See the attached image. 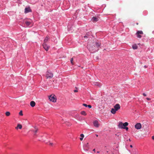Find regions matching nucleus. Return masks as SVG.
Returning a JSON list of instances; mask_svg holds the SVG:
<instances>
[{"mask_svg":"<svg viewBox=\"0 0 154 154\" xmlns=\"http://www.w3.org/2000/svg\"><path fill=\"white\" fill-rule=\"evenodd\" d=\"M83 105L84 106H85L86 107H87V106H88V105L86 104H85V103H83Z\"/></svg>","mask_w":154,"mask_h":154,"instance_id":"27","label":"nucleus"},{"mask_svg":"<svg viewBox=\"0 0 154 154\" xmlns=\"http://www.w3.org/2000/svg\"><path fill=\"white\" fill-rule=\"evenodd\" d=\"M99 151H97V153H99Z\"/></svg>","mask_w":154,"mask_h":154,"instance_id":"43","label":"nucleus"},{"mask_svg":"<svg viewBox=\"0 0 154 154\" xmlns=\"http://www.w3.org/2000/svg\"><path fill=\"white\" fill-rule=\"evenodd\" d=\"M124 129H125L127 131L128 130V128L127 127H125V128H124Z\"/></svg>","mask_w":154,"mask_h":154,"instance_id":"30","label":"nucleus"},{"mask_svg":"<svg viewBox=\"0 0 154 154\" xmlns=\"http://www.w3.org/2000/svg\"><path fill=\"white\" fill-rule=\"evenodd\" d=\"M93 151H94V152H95V149H94L93 150Z\"/></svg>","mask_w":154,"mask_h":154,"instance_id":"39","label":"nucleus"},{"mask_svg":"<svg viewBox=\"0 0 154 154\" xmlns=\"http://www.w3.org/2000/svg\"><path fill=\"white\" fill-rule=\"evenodd\" d=\"M95 85H97L99 87H100L101 86V83L99 82H95L94 83Z\"/></svg>","mask_w":154,"mask_h":154,"instance_id":"18","label":"nucleus"},{"mask_svg":"<svg viewBox=\"0 0 154 154\" xmlns=\"http://www.w3.org/2000/svg\"><path fill=\"white\" fill-rule=\"evenodd\" d=\"M46 51H48L49 48V46L47 45L46 43H43L42 45Z\"/></svg>","mask_w":154,"mask_h":154,"instance_id":"5","label":"nucleus"},{"mask_svg":"<svg viewBox=\"0 0 154 154\" xmlns=\"http://www.w3.org/2000/svg\"><path fill=\"white\" fill-rule=\"evenodd\" d=\"M143 95L144 96H146V94L144 93H143Z\"/></svg>","mask_w":154,"mask_h":154,"instance_id":"32","label":"nucleus"},{"mask_svg":"<svg viewBox=\"0 0 154 154\" xmlns=\"http://www.w3.org/2000/svg\"><path fill=\"white\" fill-rule=\"evenodd\" d=\"M120 108V107L119 104H117L114 106V109L116 111H118Z\"/></svg>","mask_w":154,"mask_h":154,"instance_id":"10","label":"nucleus"},{"mask_svg":"<svg viewBox=\"0 0 154 154\" xmlns=\"http://www.w3.org/2000/svg\"><path fill=\"white\" fill-rule=\"evenodd\" d=\"M136 34L138 38H140L141 37V36L140 34H143V33L142 31H138L137 32Z\"/></svg>","mask_w":154,"mask_h":154,"instance_id":"6","label":"nucleus"},{"mask_svg":"<svg viewBox=\"0 0 154 154\" xmlns=\"http://www.w3.org/2000/svg\"><path fill=\"white\" fill-rule=\"evenodd\" d=\"M35 130L33 131V134L34 136H36V133L38 131V129L36 127H34Z\"/></svg>","mask_w":154,"mask_h":154,"instance_id":"15","label":"nucleus"},{"mask_svg":"<svg viewBox=\"0 0 154 154\" xmlns=\"http://www.w3.org/2000/svg\"><path fill=\"white\" fill-rule=\"evenodd\" d=\"M137 25H138V23H137Z\"/></svg>","mask_w":154,"mask_h":154,"instance_id":"42","label":"nucleus"},{"mask_svg":"<svg viewBox=\"0 0 154 154\" xmlns=\"http://www.w3.org/2000/svg\"><path fill=\"white\" fill-rule=\"evenodd\" d=\"M132 48L133 49L135 50L138 47L136 44H135L132 46Z\"/></svg>","mask_w":154,"mask_h":154,"instance_id":"17","label":"nucleus"},{"mask_svg":"<svg viewBox=\"0 0 154 154\" xmlns=\"http://www.w3.org/2000/svg\"><path fill=\"white\" fill-rule=\"evenodd\" d=\"M93 124L95 127L97 128L99 126L98 122L97 120H95L93 122Z\"/></svg>","mask_w":154,"mask_h":154,"instance_id":"11","label":"nucleus"},{"mask_svg":"<svg viewBox=\"0 0 154 154\" xmlns=\"http://www.w3.org/2000/svg\"><path fill=\"white\" fill-rule=\"evenodd\" d=\"M100 43H99L96 42V45L97 47H100Z\"/></svg>","mask_w":154,"mask_h":154,"instance_id":"24","label":"nucleus"},{"mask_svg":"<svg viewBox=\"0 0 154 154\" xmlns=\"http://www.w3.org/2000/svg\"><path fill=\"white\" fill-rule=\"evenodd\" d=\"M81 114L82 115H84V116H85L86 115V113L85 112V111H82L81 112Z\"/></svg>","mask_w":154,"mask_h":154,"instance_id":"23","label":"nucleus"},{"mask_svg":"<svg viewBox=\"0 0 154 154\" xmlns=\"http://www.w3.org/2000/svg\"><path fill=\"white\" fill-rule=\"evenodd\" d=\"M19 115L20 116H22L23 115L22 111H20L19 113Z\"/></svg>","mask_w":154,"mask_h":154,"instance_id":"26","label":"nucleus"},{"mask_svg":"<svg viewBox=\"0 0 154 154\" xmlns=\"http://www.w3.org/2000/svg\"><path fill=\"white\" fill-rule=\"evenodd\" d=\"M24 23L26 24V26H29L30 24L31 23V22L30 21H24Z\"/></svg>","mask_w":154,"mask_h":154,"instance_id":"14","label":"nucleus"},{"mask_svg":"<svg viewBox=\"0 0 154 154\" xmlns=\"http://www.w3.org/2000/svg\"><path fill=\"white\" fill-rule=\"evenodd\" d=\"M77 112L76 111H73L71 112V115L73 117L76 119L77 118Z\"/></svg>","mask_w":154,"mask_h":154,"instance_id":"7","label":"nucleus"},{"mask_svg":"<svg viewBox=\"0 0 154 154\" xmlns=\"http://www.w3.org/2000/svg\"><path fill=\"white\" fill-rule=\"evenodd\" d=\"M75 88L76 89L74 90V91L75 92H77V88L76 87H75Z\"/></svg>","mask_w":154,"mask_h":154,"instance_id":"28","label":"nucleus"},{"mask_svg":"<svg viewBox=\"0 0 154 154\" xmlns=\"http://www.w3.org/2000/svg\"><path fill=\"white\" fill-rule=\"evenodd\" d=\"M135 127L137 129H139L141 128V125L140 123H137L135 125Z\"/></svg>","mask_w":154,"mask_h":154,"instance_id":"8","label":"nucleus"},{"mask_svg":"<svg viewBox=\"0 0 154 154\" xmlns=\"http://www.w3.org/2000/svg\"><path fill=\"white\" fill-rule=\"evenodd\" d=\"M98 20V18L96 17H93L91 19V20L93 22H96Z\"/></svg>","mask_w":154,"mask_h":154,"instance_id":"13","label":"nucleus"},{"mask_svg":"<svg viewBox=\"0 0 154 154\" xmlns=\"http://www.w3.org/2000/svg\"><path fill=\"white\" fill-rule=\"evenodd\" d=\"M49 39L46 36L45 38L44 39V43H46V42H48Z\"/></svg>","mask_w":154,"mask_h":154,"instance_id":"21","label":"nucleus"},{"mask_svg":"<svg viewBox=\"0 0 154 154\" xmlns=\"http://www.w3.org/2000/svg\"><path fill=\"white\" fill-rule=\"evenodd\" d=\"M32 12V10L30 7L26 8L25 9V13H27Z\"/></svg>","mask_w":154,"mask_h":154,"instance_id":"9","label":"nucleus"},{"mask_svg":"<svg viewBox=\"0 0 154 154\" xmlns=\"http://www.w3.org/2000/svg\"><path fill=\"white\" fill-rule=\"evenodd\" d=\"M49 137L50 136L47 133H45L42 136V140L44 141H45L46 139H48Z\"/></svg>","mask_w":154,"mask_h":154,"instance_id":"4","label":"nucleus"},{"mask_svg":"<svg viewBox=\"0 0 154 154\" xmlns=\"http://www.w3.org/2000/svg\"><path fill=\"white\" fill-rule=\"evenodd\" d=\"M130 147L131 148L132 147V145H130Z\"/></svg>","mask_w":154,"mask_h":154,"instance_id":"37","label":"nucleus"},{"mask_svg":"<svg viewBox=\"0 0 154 154\" xmlns=\"http://www.w3.org/2000/svg\"><path fill=\"white\" fill-rule=\"evenodd\" d=\"M128 125V123L127 122H125L123 123L122 122H119L118 125L119 128L122 129H124L125 127H126Z\"/></svg>","mask_w":154,"mask_h":154,"instance_id":"1","label":"nucleus"},{"mask_svg":"<svg viewBox=\"0 0 154 154\" xmlns=\"http://www.w3.org/2000/svg\"><path fill=\"white\" fill-rule=\"evenodd\" d=\"M73 59L71 58L70 60V62L72 63Z\"/></svg>","mask_w":154,"mask_h":154,"instance_id":"31","label":"nucleus"},{"mask_svg":"<svg viewBox=\"0 0 154 154\" xmlns=\"http://www.w3.org/2000/svg\"><path fill=\"white\" fill-rule=\"evenodd\" d=\"M129 141H131V140L130 139H129Z\"/></svg>","mask_w":154,"mask_h":154,"instance_id":"40","label":"nucleus"},{"mask_svg":"<svg viewBox=\"0 0 154 154\" xmlns=\"http://www.w3.org/2000/svg\"><path fill=\"white\" fill-rule=\"evenodd\" d=\"M95 47H94L91 46L90 45H88V48L89 51H92L95 50Z\"/></svg>","mask_w":154,"mask_h":154,"instance_id":"12","label":"nucleus"},{"mask_svg":"<svg viewBox=\"0 0 154 154\" xmlns=\"http://www.w3.org/2000/svg\"><path fill=\"white\" fill-rule=\"evenodd\" d=\"M13 0L15 1L16 2H17L19 1L20 0Z\"/></svg>","mask_w":154,"mask_h":154,"instance_id":"35","label":"nucleus"},{"mask_svg":"<svg viewBox=\"0 0 154 154\" xmlns=\"http://www.w3.org/2000/svg\"><path fill=\"white\" fill-rule=\"evenodd\" d=\"M49 98L50 101L53 102H56V101L57 99L55 97V95L53 96L51 95L49 96Z\"/></svg>","mask_w":154,"mask_h":154,"instance_id":"2","label":"nucleus"},{"mask_svg":"<svg viewBox=\"0 0 154 154\" xmlns=\"http://www.w3.org/2000/svg\"><path fill=\"white\" fill-rule=\"evenodd\" d=\"M84 37H85V38L87 37V36H84Z\"/></svg>","mask_w":154,"mask_h":154,"instance_id":"41","label":"nucleus"},{"mask_svg":"<svg viewBox=\"0 0 154 154\" xmlns=\"http://www.w3.org/2000/svg\"><path fill=\"white\" fill-rule=\"evenodd\" d=\"M22 128V126L20 124H18L16 128V129H17L18 128L21 129Z\"/></svg>","mask_w":154,"mask_h":154,"instance_id":"20","label":"nucleus"},{"mask_svg":"<svg viewBox=\"0 0 154 154\" xmlns=\"http://www.w3.org/2000/svg\"><path fill=\"white\" fill-rule=\"evenodd\" d=\"M152 139L154 140V136H152Z\"/></svg>","mask_w":154,"mask_h":154,"instance_id":"34","label":"nucleus"},{"mask_svg":"<svg viewBox=\"0 0 154 154\" xmlns=\"http://www.w3.org/2000/svg\"><path fill=\"white\" fill-rule=\"evenodd\" d=\"M84 136L83 134H81L80 135V140L81 141H82L83 139V138L84 137Z\"/></svg>","mask_w":154,"mask_h":154,"instance_id":"22","label":"nucleus"},{"mask_svg":"<svg viewBox=\"0 0 154 154\" xmlns=\"http://www.w3.org/2000/svg\"><path fill=\"white\" fill-rule=\"evenodd\" d=\"M35 102L34 101H32L30 102V105L32 107H33L35 106Z\"/></svg>","mask_w":154,"mask_h":154,"instance_id":"16","label":"nucleus"},{"mask_svg":"<svg viewBox=\"0 0 154 154\" xmlns=\"http://www.w3.org/2000/svg\"><path fill=\"white\" fill-rule=\"evenodd\" d=\"M116 111L114 108H112L111 111V112L113 114H115Z\"/></svg>","mask_w":154,"mask_h":154,"instance_id":"19","label":"nucleus"},{"mask_svg":"<svg viewBox=\"0 0 154 154\" xmlns=\"http://www.w3.org/2000/svg\"><path fill=\"white\" fill-rule=\"evenodd\" d=\"M146 99L148 100H150V99L149 98H146Z\"/></svg>","mask_w":154,"mask_h":154,"instance_id":"33","label":"nucleus"},{"mask_svg":"<svg viewBox=\"0 0 154 154\" xmlns=\"http://www.w3.org/2000/svg\"><path fill=\"white\" fill-rule=\"evenodd\" d=\"M144 67L145 68H146L147 67H146V66H144Z\"/></svg>","mask_w":154,"mask_h":154,"instance_id":"38","label":"nucleus"},{"mask_svg":"<svg viewBox=\"0 0 154 154\" xmlns=\"http://www.w3.org/2000/svg\"><path fill=\"white\" fill-rule=\"evenodd\" d=\"M96 136L97 137H98V135H96Z\"/></svg>","mask_w":154,"mask_h":154,"instance_id":"44","label":"nucleus"},{"mask_svg":"<svg viewBox=\"0 0 154 154\" xmlns=\"http://www.w3.org/2000/svg\"><path fill=\"white\" fill-rule=\"evenodd\" d=\"M53 144V143H50V145H52Z\"/></svg>","mask_w":154,"mask_h":154,"instance_id":"36","label":"nucleus"},{"mask_svg":"<svg viewBox=\"0 0 154 154\" xmlns=\"http://www.w3.org/2000/svg\"><path fill=\"white\" fill-rule=\"evenodd\" d=\"M10 114V113L9 112H5V115L7 116H9Z\"/></svg>","mask_w":154,"mask_h":154,"instance_id":"25","label":"nucleus"},{"mask_svg":"<svg viewBox=\"0 0 154 154\" xmlns=\"http://www.w3.org/2000/svg\"><path fill=\"white\" fill-rule=\"evenodd\" d=\"M53 74L48 71H47L46 73V77L47 78H51L53 77Z\"/></svg>","mask_w":154,"mask_h":154,"instance_id":"3","label":"nucleus"},{"mask_svg":"<svg viewBox=\"0 0 154 154\" xmlns=\"http://www.w3.org/2000/svg\"><path fill=\"white\" fill-rule=\"evenodd\" d=\"M87 107H88L89 108H91V106L90 105H88Z\"/></svg>","mask_w":154,"mask_h":154,"instance_id":"29","label":"nucleus"}]
</instances>
